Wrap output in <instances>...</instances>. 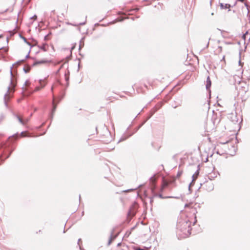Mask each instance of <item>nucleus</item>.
I'll list each match as a JSON object with an SVG mask.
<instances>
[{
    "label": "nucleus",
    "instance_id": "nucleus-22",
    "mask_svg": "<svg viewBox=\"0 0 250 250\" xmlns=\"http://www.w3.org/2000/svg\"><path fill=\"white\" fill-rule=\"evenodd\" d=\"M53 86H52L51 87V90L53 91Z\"/></svg>",
    "mask_w": 250,
    "mask_h": 250
},
{
    "label": "nucleus",
    "instance_id": "nucleus-21",
    "mask_svg": "<svg viewBox=\"0 0 250 250\" xmlns=\"http://www.w3.org/2000/svg\"><path fill=\"white\" fill-rule=\"evenodd\" d=\"M3 36L2 35H0V38H2Z\"/></svg>",
    "mask_w": 250,
    "mask_h": 250
},
{
    "label": "nucleus",
    "instance_id": "nucleus-9",
    "mask_svg": "<svg viewBox=\"0 0 250 250\" xmlns=\"http://www.w3.org/2000/svg\"><path fill=\"white\" fill-rule=\"evenodd\" d=\"M157 179V177L156 175H154L150 178V184L151 185H155L156 181Z\"/></svg>",
    "mask_w": 250,
    "mask_h": 250
},
{
    "label": "nucleus",
    "instance_id": "nucleus-14",
    "mask_svg": "<svg viewBox=\"0 0 250 250\" xmlns=\"http://www.w3.org/2000/svg\"><path fill=\"white\" fill-rule=\"evenodd\" d=\"M183 172L182 171H179L177 173V177H179L182 175Z\"/></svg>",
    "mask_w": 250,
    "mask_h": 250
},
{
    "label": "nucleus",
    "instance_id": "nucleus-1",
    "mask_svg": "<svg viewBox=\"0 0 250 250\" xmlns=\"http://www.w3.org/2000/svg\"><path fill=\"white\" fill-rule=\"evenodd\" d=\"M191 228L190 223L186 221L178 223L177 225V234L181 238L188 237L190 234Z\"/></svg>",
    "mask_w": 250,
    "mask_h": 250
},
{
    "label": "nucleus",
    "instance_id": "nucleus-23",
    "mask_svg": "<svg viewBox=\"0 0 250 250\" xmlns=\"http://www.w3.org/2000/svg\"><path fill=\"white\" fill-rule=\"evenodd\" d=\"M193 177H194V179L197 177V176H194V175H193Z\"/></svg>",
    "mask_w": 250,
    "mask_h": 250
},
{
    "label": "nucleus",
    "instance_id": "nucleus-6",
    "mask_svg": "<svg viewBox=\"0 0 250 250\" xmlns=\"http://www.w3.org/2000/svg\"><path fill=\"white\" fill-rule=\"evenodd\" d=\"M48 62L47 60L46 59H42L40 61L39 60H35L34 62V65H38L41 64L46 63Z\"/></svg>",
    "mask_w": 250,
    "mask_h": 250
},
{
    "label": "nucleus",
    "instance_id": "nucleus-3",
    "mask_svg": "<svg viewBox=\"0 0 250 250\" xmlns=\"http://www.w3.org/2000/svg\"><path fill=\"white\" fill-rule=\"evenodd\" d=\"M237 89L239 93H245L248 90V86L245 82H240L237 87Z\"/></svg>",
    "mask_w": 250,
    "mask_h": 250
},
{
    "label": "nucleus",
    "instance_id": "nucleus-11",
    "mask_svg": "<svg viewBox=\"0 0 250 250\" xmlns=\"http://www.w3.org/2000/svg\"><path fill=\"white\" fill-rule=\"evenodd\" d=\"M220 6L221 9H229L230 8V5L229 4L221 3Z\"/></svg>",
    "mask_w": 250,
    "mask_h": 250
},
{
    "label": "nucleus",
    "instance_id": "nucleus-10",
    "mask_svg": "<svg viewBox=\"0 0 250 250\" xmlns=\"http://www.w3.org/2000/svg\"><path fill=\"white\" fill-rule=\"evenodd\" d=\"M39 83L41 88H43L47 83L46 79L40 80Z\"/></svg>",
    "mask_w": 250,
    "mask_h": 250
},
{
    "label": "nucleus",
    "instance_id": "nucleus-8",
    "mask_svg": "<svg viewBox=\"0 0 250 250\" xmlns=\"http://www.w3.org/2000/svg\"><path fill=\"white\" fill-rule=\"evenodd\" d=\"M211 85V82L209 76L208 77L207 79V84H206V88L207 89H209Z\"/></svg>",
    "mask_w": 250,
    "mask_h": 250
},
{
    "label": "nucleus",
    "instance_id": "nucleus-25",
    "mask_svg": "<svg viewBox=\"0 0 250 250\" xmlns=\"http://www.w3.org/2000/svg\"><path fill=\"white\" fill-rule=\"evenodd\" d=\"M74 48V46H73L72 47H71V50L73 49Z\"/></svg>",
    "mask_w": 250,
    "mask_h": 250
},
{
    "label": "nucleus",
    "instance_id": "nucleus-2",
    "mask_svg": "<svg viewBox=\"0 0 250 250\" xmlns=\"http://www.w3.org/2000/svg\"><path fill=\"white\" fill-rule=\"evenodd\" d=\"M11 74V82H10V85L9 86L8 88V95H10L11 93H13L14 91V88L17 84V79L15 76H14L12 73V72L10 71Z\"/></svg>",
    "mask_w": 250,
    "mask_h": 250
},
{
    "label": "nucleus",
    "instance_id": "nucleus-12",
    "mask_svg": "<svg viewBox=\"0 0 250 250\" xmlns=\"http://www.w3.org/2000/svg\"><path fill=\"white\" fill-rule=\"evenodd\" d=\"M42 88H41V86L40 85V86H37L35 89H34V91H39L40 90V89H42Z\"/></svg>",
    "mask_w": 250,
    "mask_h": 250
},
{
    "label": "nucleus",
    "instance_id": "nucleus-4",
    "mask_svg": "<svg viewBox=\"0 0 250 250\" xmlns=\"http://www.w3.org/2000/svg\"><path fill=\"white\" fill-rule=\"evenodd\" d=\"M175 181V179H166L165 178H163L162 183L161 185V190L163 191L168 186L173 183Z\"/></svg>",
    "mask_w": 250,
    "mask_h": 250
},
{
    "label": "nucleus",
    "instance_id": "nucleus-7",
    "mask_svg": "<svg viewBox=\"0 0 250 250\" xmlns=\"http://www.w3.org/2000/svg\"><path fill=\"white\" fill-rule=\"evenodd\" d=\"M242 38H243L244 40L246 41L247 40H250V32L249 33V31H247L242 36Z\"/></svg>",
    "mask_w": 250,
    "mask_h": 250
},
{
    "label": "nucleus",
    "instance_id": "nucleus-19",
    "mask_svg": "<svg viewBox=\"0 0 250 250\" xmlns=\"http://www.w3.org/2000/svg\"><path fill=\"white\" fill-rule=\"evenodd\" d=\"M136 250H144L139 248V249H136Z\"/></svg>",
    "mask_w": 250,
    "mask_h": 250
},
{
    "label": "nucleus",
    "instance_id": "nucleus-24",
    "mask_svg": "<svg viewBox=\"0 0 250 250\" xmlns=\"http://www.w3.org/2000/svg\"><path fill=\"white\" fill-rule=\"evenodd\" d=\"M193 177H194V179L197 177V176H194V175H193Z\"/></svg>",
    "mask_w": 250,
    "mask_h": 250
},
{
    "label": "nucleus",
    "instance_id": "nucleus-26",
    "mask_svg": "<svg viewBox=\"0 0 250 250\" xmlns=\"http://www.w3.org/2000/svg\"><path fill=\"white\" fill-rule=\"evenodd\" d=\"M1 135H1V134H0V137H1Z\"/></svg>",
    "mask_w": 250,
    "mask_h": 250
},
{
    "label": "nucleus",
    "instance_id": "nucleus-17",
    "mask_svg": "<svg viewBox=\"0 0 250 250\" xmlns=\"http://www.w3.org/2000/svg\"><path fill=\"white\" fill-rule=\"evenodd\" d=\"M2 50H4V51L6 52L7 51V49L6 48H3V49H2Z\"/></svg>",
    "mask_w": 250,
    "mask_h": 250
},
{
    "label": "nucleus",
    "instance_id": "nucleus-20",
    "mask_svg": "<svg viewBox=\"0 0 250 250\" xmlns=\"http://www.w3.org/2000/svg\"><path fill=\"white\" fill-rule=\"evenodd\" d=\"M159 197H160V198H163V197H162V195L161 194L159 195Z\"/></svg>",
    "mask_w": 250,
    "mask_h": 250
},
{
    "label": "nucleus",
    "instance_id": "nucleus-15",
    "mask_svg": "<svg viewBox=\"0 0 250 250\" xmlns=\"http://www.w3.org/2000/svg\"><path fill=\"white\" fill-rule=\"evenodd\" d=\"M53 110H55L56 108L57 105L55 104L54 101H53Z\"/></svg>",
    "mask_w": 250,
    "mask_h": 250
},
{
    "label": "nucleus",
    "instance_id": "nucleus-13",
    "mask_svg": "<svg viewBox=\"0 0 250 250\" xmlns=\"http://www.w3.org/2000/svg\"><path fill=\"white\" fill-rule=\"evenodd\" d=\"M151 189L152 192H154V189H155V185H151Z\"/></svg>",
    "mask_w": 250,
    "mask_h": 250
},
{
    "label": "nucleus",
    "instance_id": "nucleus-5",
    "mask_svg": "<svg viewBox=\"0 0 250 250\" xmlns=\"http://www.w3.org/2000/svg\"><path fill=\"white\" fill-rule=\"evenodd\" d=\"M17 118L19 121L23 125H26L29 121V119L28 118L23 119L22 117L20 116H18Z\"/></svg>",
    "mask_w": 250,
    "mask_h": 250
},
{
    "label": "nucleus",
    "instance_id": "nucleus-16",
    "mask_svg": "<svg viewBox=\"0 0 250 250\" xmlns=\"http://www.w3.org/2000/svg\"><path fill=\"white\" fill-rule=\"evenodd\" d=\"M191 205V203H190L189 204H186L185 207V208H188V207H189Z\"/></svg>",
    "mask_w": 250,
    "mask_h": 250
},
{
    "label": "nucleus",
    "instance_id": "nucleus-18",
    "mask_svg": "<svg viewBox=\"0 0 250 250\" xmlns=\"http://www.w3.org/2000/svg\"><path fill=\"white\" fill-rule=\"evenodd\" d=\"M24 134V132H22L21 134V136H24V135H23Z\"/></svg>",
    "mask_w": 250,
    "mask_h": 250
}]
</instances>
